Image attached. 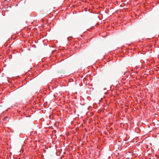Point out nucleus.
<instances>
[{"mask_svg": "<svg viewBox=\"0 0 159 159\" xmlns=\"http://www.w3.org/2000/svg\"><path fill=\"white\" fill-rule=\"evenodd\" d=\"M7 118V117L6 116V117H5V118Z\"/></svg>", "mask_w": 159, "mask_h": 159, "instance_id": "f257e3e1", "label": "nucleus"}]
</instances>
